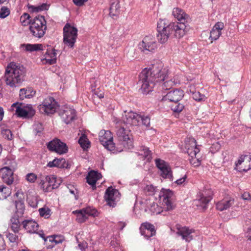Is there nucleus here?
<instances>
[{"label": "nucleus", "instance_id": "nucleus-1", "mask_svg": "<svg viewBox=\"0 0 251 251\" xmlns=\"http://www.w3.org/2000/svg\"><path fill=\"white\" fill-rule=\"evenodd\" d=\"M172 14L178 22L169 23L164 19H160L157 22V38L161 44L166 43L170 38H180L190 30L191 18L189 15L177 7L173 9Z\"/></svg>", "mask_w": 251, "mask_h": 251}, {"label": "nucleus", "instance_id": "nucleus-2", "mask_svg": "<svg viewBox=\"0 0 251 251\" xmlns=\"http://www.w3.org/2000/svg\"><path fill=\"white\" fill-rule=\"evenodd\" d=\"M168 69L163 68V64L157 61L150 68H145L139 75V83L143 94H147L153 90L157 83L162 90L170 89L174 85L172 79H168Z\"/></svg>", "mask_w": 251, "mask_h": 251}, {"label": "nucleus", "instance_id": "nucleus-3", "mask_svg": "<svg viewBox=\"0 0 251 251\" xmlns=\"http://www.w3.org/2000/svg\"><path fill=\"white\" fill-rule=\"evenodd\" d=\"M25 68L22 66L17 65L14 63H10L7 67L4 80L6 85L11 87L20 86L25 80Z\"/></svg>", "mask_w": 251, "mask_h": 251}, {"label": "nucleus", "instance_id": "nucleus-4", "mask_svg": "<svg viewBox=\"0 0 251 251\" xmlns=\"http://www.w3.org/2000/svg\"><path fill=\"white\" fill-rule=\"evenodd\" d=\"M126 117L124 118L123 122L118 121L116 123V132L119 141H122L125 146L127 145L128 148L132 147V141L130 138V130L127 128V124L125 122Z\"/></svg>", "mask_w": 251, "mask_h": 251}, {"label": "nucleus", "instance_id": "nucleus-5", "mask_svg": "<svg viewBox=\"0 0 251 251\" xmlns=\"http://www.w3.org/2000/svg\"><path fill=\"white\" fill-rule=\"evenodd\" d=\"M29 28L35 37L41 38L43 37L47 29V22L44 16L38 15L31 19Z\"/></svg>", "mask_w": 251, "mask_h": 251}, {"label": "nucleus", "instance_id": "nucleus-6", "mask_svg": "<svg viewBox=\"0 0 251 251\" xmlns=\"http://www.w3.org/2000/svg\"><path fill=\"white\" fill-rule=\"evenodd\" d=\"M77 37V29L67 23L63 27V42L68 47L73 48Z\"/></svg>", "mask_w": 251, "mask_h": 251}, {"label": "nucleus", "instance_id": "nucleus-7", "mask_svg": "<svg viewBox=\"0 0 251 251\" xmlns=\"http://www.w3.org/2000/svg\"><path fill=\"white\" fill-rule=\"evenodd\" d=\"M126 124L130 126H137L141 122L142 124L148 127L150 125V118L148 116L141 115L130 111L126 114Z\"/></svg>", "mask_w": 251, "mask_h": 251}, {"label": "nucleus", "instance_id": "nucleus-8", "mask_svg": "<svg viewBox=\"0 0 251 251\" xmlns=\"http://www.w3.org/2000/svg\"><path fill=\"white\" fill-rule=\"evenodd\" d=\"M59 107L57 102L53 97H48L38 106L40 112L47 115L53 114Z\"/></svg>", "mask_w": 251, "mask_h": 251}, {"label": "nucleus", "instance_id": "nucleus-9", "mask_svg": "<svg viewBox=\"0 0 251 251\" xmlns=\"http://www.w3.org/2000/svg\"><path fill=\"white\" fill-rule=\"evenodd\" d=\"M157 43L152 36H147L143 39L142 42L139 44V47L141 51L148 54L153 52L157 49Z\"/></svg>", "mask_w": 251, "mask_h": 251}, {"label": "nucleus", "instance_id": "nucleus-10", "mask_svg": "<svg viewBox=\"0 0 251 251\" xmlns=\"http://www.w3.org/2000/svg\"><path fill=\"white\" fill-rule=\"evenodd\" d=\"M212 199V192L210 190H204L199 192L197 199L194 201L195 204L200 209L205 210L207 204Z\"/></svg>", "mask_w": 251, "mask_h": 251}, {"label": "nucleus", "instance_id": "nucleus-11", "mask_svg": "<svg viewBox=\"0 0 251 251\" xmlns=\"http://www.w3.org/2000/svg\"><path fill=\"white\" fill-rule=\"evenodd\" d=\"M104 197L106 204L110 207H114L120 200V194L118 190L109 187L105 191Z\"/></svg>", "mask_w": 251, "mask_h": 251}, {"label": "nucleus", "instance_id": "nucleus-12", "mask_svg": "<svg viewBox=\"0 0 251 251\" xmlns=\"http://www.w3.org/2000/svg\"><path fill=\"white\" fill-rule=\"evenodd\" d=\"M112 133L109 130H101L99 134V140L105 149L109 151L115 149Z\"/></svg>", "mask_w": 251, "mask_h": 251}, {"label": "nucleus", "instance_id": "nucleus-13", "mask_svg": "<svg viewBox=\"0 0 251 251\" xmlns=\"http://www.w3.org/2000/svg\"><path fill=\"white\" fill-rule=\"evenodd\" d=\"M47 148L51 151L59 154L66 153L68 151V147L66 143L58 139H54L47 144Z\"/></svg>", "mask_w": 251, "mask_h": 251}, {"label": "nucleus", "instance_id": "nucleus-14", "mask_svg": "<svg viewBox=\"0 0 251 251\" xmlns=\"http://www.w3.org/2000/svg\"><path fill=\"white\" fill-rule=\"evenodd\" d=\"M155 162L156 166L160 170V176L164 178L173 181L172 171L169 164L159 158L156 159Z\"/></svg>", "mask_w": 251, "mask_h": 251}, {"label": "nucleus", "instance_id": "nucleus-15", "mask_svg": "<svg viewBox=\"0 0 251 251\" xmlns=\"http://www.w3.org/2000/svg\"><path fill=\"white\" fill-rule=\"evenodd\" d=\"M59 115L66 124L70 123L76 117L75 110L70 107H65L61 109Z\"/></svg>", "mask_w": 251, "mask_h": 251}, {"label": "nucleus", "instance_id": "nucleus-16", "mask_svg": "<svg viewBox=\"0 0 251 251\" xmlns=\"http://www.w3.org/2000/svg\"><path fill=\"white\" fill-rule=\"evenodd\" d=\"M16 113L18 117L31 118L35 115V111L32 105L29 104L23 107L18 106L16 109Z\"/></svg>", "mask_w": 251, "mask_h": 251}, {"label": "nucleus", "instance_id": "nucleus-17", "mask_svg": "<svg viewBox=\"0 0 251 251\" xmlns=\"http://www.w3.org/2000/svg\"><path fill=\"white\" fill-rule=\"evenodd\" d=\"M173 195V192L170 190L162 189L159 195L160 199H162L164 203L165 208L166 210L169 211L173 210L174 206L172 203L170 199Z\"/></svg>", "mask_w": 251, "mask_h": 251}, {"label": "nucleus", "instance_id": "nucleus-18", "mask_svg": "<svg viewBox=\"0 0 251 251\" xmlns=\"http://www.w3.org/2000/svg\"><path fill=\"white\" fill-rule=\"evenodd\" d=\"M184 96L183 91L179 89L171 91L167 93L163 98V100H168L170 101L179 102Z\"/></svg>", "mask_w": 251, "mask_h": 251}, {"label": "nucleus", "instance_id": "nucleus-19", "mask_svg": "<svg viewBox=\"0 0 251 251\" xmlns=\"http://www.w3.org/2000/svg\"><path fill=\"white\" fill-rule=\"evenodd\" d=\"M15 195L18 197V200L15 201L16 209V214L17 217H21L25 211V198L23 193L17 192Z\"/></svg>", "mask_w": 251, "mask_h": 251}, {"label": "nucleus", "instance_id": "nucleus-20", "mask_svg": "<svg viewBox=\"0 0 251 251\" xmlns=\"http://www.w3.org/2000/svg\"><path fill=\"white\" fill-rule=\"evenodd\" d=\"M0 175L4 182L11 185L13 182V171L9 167H5L0 169Z\"/></svg>", "mask_w": 251, "mask_h": 251}, {"label": "nucleus", "instance_id": "nucleus-21", "mask_svg": "<svg viewBox=\"0 0 251 251\" xmlns=\"http://www.w3.org/2000/svg\"><path fill=\"white\" fill-rule=\"evenodd\" d=\"M70 164L63 158H55L52 161L48 163L47 166L50 168L57 167L60 169H68L70 168Z\"/></svg>", "mask_w": 251, "mask_h": 251}, {"label": "nucleus", "instance_id": "nucleus-22", "mask_svg": "<svg viewBox=\"0 0 251 251\" xmlns=\"http://www.w3.org/2000/svg\"><path fill=\"white\" fill-rule=\"evenodd\" d=\"M194 232V229H190L186 226H183L177 228L176 233L178 235L181 236L183 240L189 242L193 239L192 233Z\"/></svg>", "mask_w": 251, "mask_h": 251}, {"label": "nucleus", "instance_id": "nucleus-23", "mask_svg": "<svg viewBox=\"0 0 251 251\" xmlns=\"http://www.w3.org/2000/svg\"><path fill=\"white\" fill-rule=\"evenodd\" d=\"M187 152L191 157H196L200 152V149L197 147L196 141L194 138L190 139L189 143L185 146Z\"/></svg>", "mask_w": 251, "mask_h": 251}, {"label": "nucleus", "instance_id": "nucleus-24", "mask_svg": "<svg viewBox=\"0 0 251 251\" xmlns=\"http://www.w3.org/2000/svg\"><path fill=\"white\" fill-rule=\"evenodd\" d=\"M101 177V174L92 170L88 174L86 177L87 182L92 186L93 190H95L96 189V183L97 181Z\"/></svg>", "mask_w": 251, "mask_h": 251}, {"label": "nucleus", "instance_id": "nucleus-25", "mask_svg": "<svg viewBox=\"0 0 251 251\" xmlns=\"http://www.w3.org/2000/svg\"><path fill=\"white\" fill-rule=\"evenodd\" d=\"M23 228L30 233H36L39 225L34 221L30 220H24L22 222Z\"/></svg>", "mask_w": 251, "mask_h": 251}, {"label": "nucleus", "instance_id": "nucleus-26", "mask_svg": "<svg viewBox=\"0 0 251 251\" xmlns=\"http://www.w3.org/2000/svg\"><path fill=\"white\" fill-rule=\"evenodd\" d=\"M140 158L142 160H146L147 162H151L152 159V153L149 148L145 146H142L139 148L138 151L136 152Z\"/></svg>", "mask_w": 251, "mask_h": 251}, {"label": "nucleus", "instance_id": "nucleus-27", "mask_svg": "<svg viewBox=\"0 0 251 251\" xmlns=\"http://www.w3.org/2000/svg\"><path fill=\"white\" fill-rule=\"evenodd\" d=\"M36 91L31 87H26L21 89L19 92V97L21 100L25 99H31L35 96Z\"/></svg>", "mask_w": 251, "mask_h": 251}, {"label": "nucleus", "instance_id": "nucleus-28", "mask_svg": "<svg viewBox=\"0 0 251 251\" xmlns=\"http://www.w3.org/2000/svg\"><path fill=\"white\" fill-rule=\"evenodd\" d=\"M234 202V200L232 198L223 199L217 203L216 208L221 211L226 210L229 208Z\"/></svg>", "mask_w": 251, "mask_h": 251}, {"label": "nucleus", "instance_id": "nucleus-29", "mask_svg": "<svg viewBox=\"0 0 251 251\" xmlns=\"http://www.w3.org/2000/svg\"><path fill=\"white\" fill-rule=\"evenodd\" d=\"M57 51L54 49H48L44 55V59L46 61V63L52 65L56 62V52Z\"/></svg>", "mask_w": 251, "mask_h": 251}, {"label": "nucleus", "instance_id": "nucleus-30", "mask_svg": "<svg viewBox=\"0 0 251 251\" xmlns=\"http://www.w3.org/2000/svg\"><path fill=\"white\" fill-rule=\"evenodd\" d=\"M19 217L14 215L10 219V228L15 233H18L21 228V222L19 219Z\"/></svg>", "mask_w": 251, "mask_h": 251}, {"label": "nucleus", "instance_id": "nucleus-31", "mask_svg": "<svg viewBox=\"0 0 251 251\" xmlns=\"http://www.w3.org/2000/svg\"><path fill=\"white\" fill-rule=\"evenodd\" d=\"M120 8V6L118 0L111 2L109 8L110 16L112 17L117 16L119 13Z\"/></svg>", "mask_w": 251, "mask_h": 251}, {"label": "nucleus", "instance_id": "nucleus-32", "mask_svg": "<svg viewBox=\"0 0 251 251\" xmlns=\"http://www.w3.org/2000/svg\"><path fill=\"white\" fill-rule=\"evenodd\" d=\"M22 47H25V50L27 51L32 52L34 51H38L43 50V45L41 44H22Z\"/></svg>", "mask_w": 251, "mask_h": 251}, {"label": "nucleus", "instance_id": "nucleus-33", "mask_svg": "<svg viewBox=\"0 0 251 251\" xmlns=\"http://www.w3.org/2000/svg\"><path fill=\"white\" fill-rule=\"evenodd\" d=\"M48 180L47 186L49 187L48 188L50 189V191L58 187L60 184V181H57L56 177L54 176H49Z\"/></svg>", "mask_w": 251, "mask_h": 251}, {"label": "nucleus", "instance_id": "nucleus-34", "mask_svg": "<svg viewBox=\"0 0 251 251\" xmlns=\"http://www.w3.org/2000/svg\"><path fill=\"white\" fill-rule=\"evenodd\" d=\"M11 194V190L9 187L4 185H0V200L6 199Z\"/></svg>", "mask_w": 251, "mask_h": 251}, {"label": "nucleus", "instance_id": "nucleus-35", "mask_svg": "<svg viewBox=\"0 0 251 251\" xmlns=\"http://www.w3.org/2000/svg\"><path fill=\"white\" fill-rule=\"evenodd\" d=\"M48 177L49 176H43L41 175L38 176V181L39 184L41 185L42 188L45 192H50V189L47 186L48 184Z\"/></svg>", "mask_w": 251, "mask_h": 251}, {"label": "nucleus", "instance_id": "nucleus-36", "mask_svg": "<svg viewBox=\"0 0 251 251\" xmlns=\"http://www.w3.org/2000/svg\"><path fill=\"white\" fill-rule=\"evenodd\" d=\"M190 92L192 94V97L196 101H200L202 100L205 98L204 95L201 94L199 92L195 90L194 86H190Z\"/></svg>", "mask_w": 251, "mask_h": 251}, {"label": "nucleus", "instance_id": "nucleus-37", "mask_svg": "<svg viewBox=\"0 0 251 251\" xmlns=\"http://www.w3.org/2000/svg\"><path fill=\"white\" fill-rule=\"evenodd\" d=\"M74 214H76V220L79 223H82L88 219V216H86L84 211H82V209L77 210L73 212Z\"/></svg>", "mask_w": 251, "mask_h": 251}, {"label": "nucleus", "instance_id": "nucleus-38", "mask_svg": "<svg viewBox=\"0 0 251 251\" xmlns=\"http://www.w3.org/2000/svg\"><path fill=\"white\" fill-rule=\"evenodd\" d=\"M33 132L36 135L40 136L44 130V126L42 123L36 122L33 126Z\"/></svg>", "mask_w": 251, "mask_h": 251}, {"label": "nucleus", "instance_id": "nucleus-39", "mask_svg": "<svg viewBox=\"0 0 251 251\" xmlns=\"http://www.w3.org/2000/svg\"><path fill=\"white\" fill-rule=\"evenodd\" d=\"M78 143L80 144L81 147L84 150L89 148L90 142L88 140L87 136L83 134L82 135L78 140Z\"/></svg>", "mask_w": 251, "mask_h": 251}, {"label": "nucleus", "instance_id": "nucleus-40", "mask_svg": "<svg viewBox=\"0 0 251 251\" xmlns=\"http://www.w3.org/2000/svg\"><path fill=\"white\" fill-rule=\"evenodd\" d=\"M28 8L32 12H39L43 10H47L48 9V5L46 3H43L37 6L29 5L28 6Z\"/></svg>", "mask_w": 251, "mask_h": 251}, {"label": "nucleus", "instance_id": "nucleus-41", "mask_svg": "<svg viewBox=\"0 0 251 251\" xmlns=\"http://www.w3.org/2000/svg\"><path fill=\"white\" fill-rule=\"evenodd\" d=\"M82 211H84V213L86 214L88 217L90 216L95 217L98 215L97 210L95 208L90 206L82 208Z\"/></svg>", "mask_w": 251, "mask_h": 251}, {"label": "nucleus", "instance_id": "nucleus-42", "mask_svg": "<svg viewBox=\"0 0 251 251\" xmlns=\"http://www.w3.org/2000/svg\"><path fill=\"white\" fill-rule=\"evenodd\" d=\"M184 108L183 104L179 102H174L171 105V108L172 111L175 113H179L181 112Z\"/></svg>", "mask_w": 251, "mask_h": 251}, {"label": "nucleus", "instance_id": "nucleus-43", "mask_svg": "<svg viewBox=\"0 0 251 251\" xmlns=\"http://www.w3.org/2000/svg\"><path fill=\"white\" fill-rule=\"evenodd\" d=\"M30 15L28 13H25L20 17V22L24 26H25L28 24L30 25L31 19L30 20Z\"/></svg>", "mask_w": 251, "mask_h": 251}, {"label": "nucleus", "instance_id": "nucleus-44", "mask_svg": "<svg viewBox=\"0 0 251 251\" xmlns=\"http://www.w3.org/2000/svg\"><path fill=\"white\" fill-rule=\"evenodd\" d=\"M40 215L46 219L49 218L51 215V210L48 207H42L39 209Z\"/></svg>", "mask_w": 251, "mask_h": 251}, {"label": "nucleus", "instance_id": "nucleus-45", "mask_svg": "<svg viewBox=\"0 0 251 251\" xmlns=\"http://www.w3.org/2000/svg\"><path fill=\"white\" fill-rule=\"evenodd\" d=\"M1 133L2 137L7 140L11 141L13 139V134L11 131L9 129L2 128Z\"/></svg>", "mask_w": 251, "mask_h": 251}, {"label": "nucleus", "instance_id": "nucleus-46", "mask_svg": "<svg viewBox=\"0 0 251 251\" xmlns=\"http://www.w3.org/2000/svg\"><path fill=\"white\" fill-rule=\"evenodd\" d=\"M210 33L209 38L211 40V42H212L213 41L216 40L220 37L222 32L213 28Z\"/></svg>", "mask_w": 251, "mask_h": 251}, {"label": "nucleus", "instance_id": "nucleus-47", "mask_svg": "<svg viewBox=\"0 0 251 251\" xmlns=\"http://www.w3.org/2000/svg\"><path fill=\"white\" fill-rule=\"evenodd\" d=\"M140 230L141 235L144 236L147 239L154 235L156 233V231H150L145 229H143L141 228H140Z\"/></svg>", "mask_w": 251, "mask_h": 251}, {"label": "nucleus", "instance_id": "nucleus-48", "mask_svg": "<svg viewBox=\"0 0 251 251\" xmlns=\"http://www.w3.org/2000/svg\"><path fill=\"white\" fill-rule=\"evenodd\" d=\"M16 233H12L10 232L6 233V236L8 240L11 243H17L18 241V236L16 234Z\"/></svg>", "mask_w": 251, "mask_h": 251}, {"label": "nucleus", "instance_id": "nucleus-49", "mask_svg": "<svg viewBox=\"0 0 251 251\" xmlns=\"http://www.w3.org/2000/svg\"><path fill=\"white\" fill-rule=\"evenodd\" d=\"M10 14V10L6 6H2L0 9V18L4 19Z\"/></svg>", "mask_w": 251, "mask_h": 251}, {"label": "nucleus", "instance_id": "nucleus-50", "mask_svg": "<svg viewBox=\"0 0 251 251\" xmlns=\"http://www.w3.org/2000/svg\"><path fill=\"white\" fill-rule=\"evenodd\" d=\"M141 229H145L150 231H156L154 226L149 223H144L141 224L140 227Z\"/></svg>", "mask_w": 251, "mask_h": 251}, {"label": "nucleus", "instance_id": "nucleus-51", "mask_svg": "<svg viewBox=\"0 0 251 251\" xmlns=\"http://www.w3.org/2000/svg\"><path fill=\"white\" fill-rule=\"evenodd\" d=\"M26 179L28 181L33 183L38 179V176L34 173H29L26 175Z\"/></svg>", "mask_w": 251, "mask_h": 251}, {"label": "nucleus", "instance_id": "nucleus-52", "mask_svg": "<svg viewBox=\"0 0 251 251\" xmlns=\"http://www.w3.org/2000/svg\"><path fill=\"white\" fill-rule=\"evenodd\" d=\"M145 191L149 195H153L155 191V188L152 185H148L145 188Z\"/></svg>", "mask_w": 251, "mask_h": 251}, {"label": "nucleus", "instance_id": "nucleus-53", "mask_svg": "<svg viewBox=\"0 0 251 251\" xmlns=\"http://www.w3.org/2000/svg\"><path fill=\"white\" fill-rule=\"evenodd\" d=\"M189 160L191 164L195 167H199L201 164V160L199 158L193 157Z\"/></svg>", "mask_w": 251, "mask_h": 251}, {"label": "nucleus", "instance_id": "nucleus-54", "mask_svg": "<svg viewBox=\"0 0 251 251\" xmlns=\"http://www.w3.org/2000/svg\"><path fill=\"white\" fill-rule=\"evenodd\" d=\"M245 158L246 160V164L249 163L248 167L245 166L244 168L242 169L243 171L246 172L251 169V158L250 157V156L248 155L245 156Z\"/></svg>", "mask_w": 251, "mask_h": 251}, {"label": "nucleus", "instance_id": "nucleus-55", "mask_svg": "<svg viewBox=\"0 0 251 251\" xmlns=\"http://www.w3.org/2000/svg\"><path fill=\"white\" fill-rule=\"evenodd\" d=\"M224 23L222 22H217L215 25L213 26V28L218 30L219 31H221V30L224 28Z\"/></svg>", "mask_w": 251, "mask_h": 251}, {"label": "nucleus", "instance_id": "nucleus-56", "mask_svg": "<svg viewBox=\"0 0 251 251\" xmlns=\"http://www.w3.org/2000/svg\"><path fill=\"white\" fill-rule=\"evenodd\" d=\"M88 0H73V2L75 5L78 6H81L84 5Z\"/></svg>", "mask_w": 251, "mask_h": 251}, {"label": "nucleus", "instance_id": "nucleus-57", "mask_svg": "<svg viewBox=\"0 0 251 251\" xmlns=\"http://www.w3.org/2000/svg\"><path fill=\"white\" fill-rule=\"evenodd\" d=\"M55 237L54 243L55 245L62 243L64 240V237L62 235H55Z\"/></svg>", "mask_w": 251, "mask_h": 251}, {"label": "nucleus", "instance_id": "nucleus-58", "mask_svg": "<svg viewBox=\"0 0 251 251\" xmlns=\"http://www.w3.org/2000/svg\"><path fill=\"white\" fill-rule=\"evenodd\" d=\"M187 177V175H185L182 177L177 179L175 182L178 185H181L185 181Z\"/></svg>", "mask_w": 251, "mask_h": 251}, {"label": "nucleus", "instance_id": "nucleus-59", "mask_svg": "<svg viewBox=\"0 0 251 251\" xmlns=\"http://www.w3.org/2000/svg\"><path fill=\"white\" fill-rule=\"evenodd\" d=\"M242 198L245 200H250L251 197L249 193L246 192L242 194Z\"/></svg>", "mask_w": 251, "mask_h": 251}, {"label": "nucleus", "instance_id": "nucleus-60", "mask_svg": "<svg viewBox=\"0 0 251 251\" xmlns=\"http://www.w3.org/2000/svg\"><path fill=\"white\" fill-rule=\"evenodd\" d=\"M78 246L79 249L82 251L87 247V243L86 242H83L79 243Z\"/></svg>", "mask_w": 251, "mask_h": 251}, {"label": "nucleus", "instance_id": "nucleus-61", "mask_svg": "<svg viewBox=\"0 0 251 251\" xmlns=\"http://www.w3.org/2000/svg\"><path fill=\"white\" fill-rule=\"evenodd\" d=\"M126 225V223L124 222L121 221L118 223V226L120 230H123Z\"/></svg>", "mask_w": 251, "mask_h": 251}, {"label": "nucleus", "instance_id": "nucleus-62", "mask_svg": "<svg viewBox=\"0 0 251 251\" xmlns=\"http://www.w3.org/2000/svg\"><path fill=\"white\" fill-rule=\"evenodd\" d=\"M47 241H49V242L51 243H54V240L55 239V235L50 236L47 237Z\"/></svg>", "mask_w": 251, "mask_h": 251}, {"label": "nucleus", "instance_id": "nucleus-63", "mask_svg": "<svg viewBox=\"0 0 251 251\" xmlns=\"http://www.w3.org/2000/svg\"><path fill=\"white\" fill-rule=\"evenodd\" d=\"M73 187V186L71 185H69L68 186V188L69 189V191L72 194H74V195H75V188H72Z\"/></svg>", "mask_w": 251, "mask_h": 251}, {"label": "nucleus", "instance_id": "nucleus-64", "mask_svg": "<svg viewBox=\"0 0 251 251\" xmlns=\"http://www.w3.org/2000/svg\"><path fill=\"white\" fill-rule=\"evenodd\" d=\"M247 237L249 240L251 241V227L248 229L247 232Z\"/></svg>", "mask_w": 251, "mask_h": 251}]
</instances>
